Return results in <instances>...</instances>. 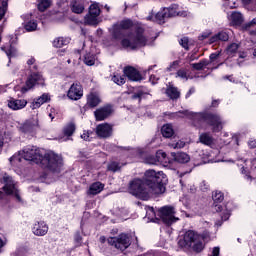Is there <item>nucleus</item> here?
<instances>
[{
	"mask_svg": "<svg viewBox=\"0 0 256 256\" xmlns=\"http://www.w3.org/2000/svg\"><path fill=\"white\" fill-rule=\"evenodd\" d=\"M49 232V226L44 221L35 222L32 227V233L36 237H45V234Z\"/></svg>",
	"mask_w": 256,
	"mask_h": 256,
	"instance_id": "nucleus-16",
	"label": "nucleus"
},
{
	"mask_svg": "<svg viewBox=\"0 0 256 256\" xmlns=\"http://www.w3.org/2000/svg\"><path fill=\"white\" fill-rule=\"evenodd\" d=\"M103 189H105V184L101 182H94L90 185L87 195H99Z\"/></svg>",
	"mask_w": 256,
	"mask_h": 256,
	"instance_id": "nucleus-22",
	"label": "nucleus"
},
{
	"mask_svg": "<svg viewBox=\"0 0 256 256\" xmlns=\"http://www.w3.org/2000/svg\"><path fill=\"white\" fill-rule=\"evenodd\" d=\"M203 249H205V244L201 242V239H198L197 241H195V243H193V251H195L196 253H201Z\"/></svg>",
	"mask_w": 256,
	"mask_h": 256,
	"instance_id": "nucleus-41",
	"label": "nucleus"
},
{
	"mask_svg": "<svg viewBox=\"0 0 256 256\" xmlns=\"http://www.w3.org/2000/svg\"><path fill=\"white\" fill-rule=\"evenodd\" d=\"M166 94L170 97V99H179V92L175 87H169L166 90Z\"/></svg>",
	"mask_w": 256,
	"mask_h": 256,
	"instance_id": "nucleus-35",
	"label": "nucleus"
},
{
	"mask_svg": "<svg viewBox=\"0 0 256 256\" xmlns=\"http://www.w3.org/2000/svg\"><path fill=\"white\" fill-rule=\"evenodd\" d=\"M228 19L234 27H237L243 23V14L241 12H231L230 15H228Z\"/></svg>",
	"mask_w": 256,
	"mask_h": 256,
	"instance_id": "nucleus-21",
	"label": "nucleus"
},
{
	"mask_svg": "<svg viewBox=\"0 0 256 256\" xmlns=\"http://www.w3.org/2000/svg\"><path fill=\"white\" fill-rule=\"evenodd\" d=\"M145 180L134 179L130 182V193L138 199L147 201L150 197H159L165 193L167 175L163 171L147 170L144 174Z\"/></svg>",
	"mask_w": 256,
	"mask_h": 256,
	"instance_id": "nucleus-2",
	"label": "nucleus"
},
{
	"mask_svg": "<svg viewBox=\"0 0 256 256\" xmlns=\"http://www.w3.org/2000/svg\"><path fill=\"white\" fill-rule=\"evenodd\" d=\"M237 51H239V44L237 43H232L226 48V53L229 55V57H233Z\"/></svg>",
	"mask_w": 256,
	"mask_h": 256,
	"instance_id": "nucleus-33",
	"label": "nucleus"
},
{
	"mask_svg": "<svg viewBox=\"0 0 256 256\" xmlns=\"http://www.w3.org/2000/svg\"><path fill=\"white\" fill-rule=\"evenodd\" d=\"M221 253V248L219 246H215L212 248L209 256H219Z\"/></svg>",
	"mask_w": 256,
	"mask_h": 256,
	"instance_id": "nucleus-53",
	"label": "nucleus"
},
{
	"mask_svg": "<svg viewBox=\"0 0 256 256\" xmlns=\"http://www.w3.org/2000/svg\"><path fill=\"white\" fill-rule=\"evenodd\" d=\"M158 215L166 225H172L179 221V218L175 217V208L171 206H164L158 210Z\"/></svg>",
	"mask_w": 256,
	"mask_h": 256,
	"instance_id": "nucleus-9",
	"label": "nucleus"
},
{
	"mask_svg": "<svg viewBox=\"0 0 256 256\" xmlns=\"http://www.w3.org/2000/svg\"><path fill=\"white\" fill-rule=\"evenodd\" d=\"M51 3V0H40L38 3L39 11H45L46 9H49V7H51Z\"/></svg>",
	"mask_w": 256,
	"mask_h": 256,
	"instance_id": "nucleus-39",
	"label": "nucleus"
},
{
	"mask_svg": "<svg viewBox=\"0 0 256 256\" xmlns=\"http://www.w3.org/2000/svg\"><path fill=\"white\" fill-rule=\"evenodd\" d=\"M27 65L30 67L31 71H37V65H35V58L31 57L30 59L27 60ZM32 66V68H31Z\"/></svg>",
	"mask_w": 256,
	"mask_h": 256,
	"instance_id": "nucleus-50",
	"label": "nucleus"
},
{
	"mask_svg": "<svg viewBox=\"0 0 256 256\" xmlns=\"http://www.w3.org/2000/svg\"><path fill=\"white\" fill-rule=\"evenodd\" d=\"M176 77H179L183 81H187L189 79V74H187V70L180 69V70L177 71Z\"/></svg>",
	"mask_w": 256,
	"mask_h": 256,
	"instance_id": "nucleus-45",
	"label": "nucleus"
},
{
	"mask_svg": "<svg viewBox=\"0 0 256 256\" xmlns=\"http://www.w3.org/2000/svg\"><path fill=\"white\" fill-rule=\"evenodd\" d=\"M85 0H73L71 9L73 13L80 14L85 11Z\"/></svg>",
	"mask_w": 256,
	"mask_h": 256,
	"instance_id": "nucleus-25",
	"label": "nucleus"
},
{
	"mask_svg": "<svg viewBox=\"0 0 256 256\" xmlns=\"http://www.w3.org/2000/svg\"><path fill=\"white\" fill-rule=\"evenodd\" d=\"M133 27V21L131 20H122L112 26L110 33L113 39H123L125 37V31Z\"/></svg>",
	"mask_w": 256,
	"mask_h": 256,
	"instance_id": "nucleus-7",
	"label": "nucleus"
},
{
	"mask_svg": "<svg viewBox=\"0 0 256 256\" xmlns=\"http://www.w3.org/2000/svg\"><path fill=\"white\" fill-rule=\"evenodd\" d=\"M100 103H101V99L99 98V96L93 93L88 95L87 105H89V107H97V105H99Z\"/></svg>",
	"mask_w": 256,
	"mask_h": 256,
	"instance_id": "nucleus-29",
	"label": "nucleus"
},
{
	"mask_svg": "<svg viewBox=\"0 0 256 256\" xmlns=\"http://www.w3.org/2000/svg\"><path fill=\"white\" fill-rule=\"evenodd\" d=\"M67 97L71 101H79L83 97V86L80 83H73L67 92Z\"/></svg>",
	"mask_w": 256,
	"mask_h": 256,
	"instance_id": "nucleus-14",
	"label": "nucleus"
},
{
	"mask_svg": "<svg viewBox=\"0 0 256 256\" xmlns=\"http://www.w3.org/2000/svg\"><path fill=\"white\" fill-rule=\"evenodd\" d=\"M108 243L120 251H125L131 245V238L129 235L122 233L118 237L108 238Z\"/></svg>",
	"mask_w": 256,
	"mask_h": 256,
	"instance_id": "nucleus-8",
	"label": "nucleus"
},
{
	"mask_svg": "<svg viewBox=\"0 0 256 256\" xmlns=\"http://www.w3.org/2000/svg\"><path fill=\"white\" fill-rule=\"evenodd\" d=\"M99 15H101V8H99L98 3H93L89 7V12L84 18L85 25H98Z\"/></svg>",
	"mask_w": 256,
	"mask_h": 256,
	"instance_id": "nucleus-10",
	"label": "nucleus"
},
{
	"mask_svg": "<svg viewBox=\"0 0 256 256\" xmlns=\"http://www.w3.org/2000/svg\"><path fill=\"white\" fill-rule=\"evenodd\" d=\"M69 43H71V39L58 37V38L54 39L53 47L61 48V47H65V45H69Z\"/></svg>",
	"mask_w": 256,
	"mask_h": 256,
	"instance_id": "nucleus-31",
	"label": "nucleus"
},
{
	"mask_svg": "<svg viewBox=\"0 0 256 256\" xmlns=\"http://www.w3.org/2000/svg\"><path fill=\"white\" fill-rule=\"evenodd\" d=\"M176 115H180V117H187L192 121V125H194V127H197L198 129H203V125L205 124L209 125L210 127H212V131L214 133H219V131H222L223 125H225V122L217 113L191 112L189 110H185L176 113Z\"/></svg>",
	"mask_w": 256,
	"mask_h": 256,
	"instance_id": "nucleus-3",
	"label": "nucleus"
},
{
	"mask_svg": "<svg viewBox=\"0 0 256 256\" xmlns=\"http://www.w3.org/2000/svg\"><path fill=\"white\" fill-rule=\"evenodd\" d=\"M177 9H179V5L177 4H173L171 5L169 8H164V11H166L168 17H176V15H187V13H181L179 11H177Z\"/></svg>",
	"mask_w": 256,
	"mask_h": 256,
	"instance_id": "nucleus-27",
	"label": "nucleus"
},
{
	"mask_svg": "<svg viewBox=\"0 0 256 256\" xmlns=\"http://www.w3.org/2000/svg\"><path fill=\"white\" fill-rule=\"evenodd\" d=\"M38 101H40L41 105H44V103H49V101H51V96H49L47 93H44L38 97Z\"/></svg>",
	"mask_w": 256,
	"mask_h": 256,
	"instance_id": "nucleus-47",
	"label": "nucleus"
},
{
	"mask_svg": "<svg viewBox=\"0 0 256 256\" xmlns=\"http://www.w3.org/2000/svg\"><path fill=\"white\" fill-rule=\"evenodd\" d=\"M41 126L39 125V116L36 114V116L26 120L23 124L20 125L19 130L21 133H35L37 129H39Z\"/></svg>",
	"mask_w": 256,
	"mask_h": 256,
	"instance_id": "nucleus-11",
	"label": "nucleus"
},
{
	"mask_svg": "<svg viewBox=\"0 0 256 256\" xmlns=\"http://www.w3.org/2000/svg\"><path fill=\"white\" fill-rule=\"evenodd\" d=\"M248 146L250 147V149H255V147H256V140L250 139L248 141Z\"/></svg>",
	"mask_w": 256,
	"mask_h": 256,
	"instance_id": "nucleus-58",
	"label": "nucleus"
},
{
	"mask_svg": "<svg viewBox=\"0 0 256 256\" xmlns=\"http://www.w3.org/2000/svg\"><path fill=\"white\" fill-rule=\"evenodd\" d=\"M209 35H211V32H203L201 36H199V40L203 41L205 39H207V37H209Z\"/></svg>",
	"mask_w": 256,
	"mask_h": 256,
	"instance_id": "nucleus-57",
	"label": "nucleus"
},
{
	"mask_svg": "<svg viewBox=\"0 0 256 256\" xmlns=\"http://www.w3.org/2000/svg\"><path fill=\"white\" fill-rule=\"evenodd\" d=\"M217 41H229V34L225 31H220L210 38V43H217Z\"/></svg>",
	"mask_w": 256,
	"mask_h": 256,
	"instance_id": "nucleus-26",
	"label": "nucleus"
},
{
	"mask_svg": "<svg viewBox=\"0 0 256 256\" xmlns=\"http://www.w3.org/2000/svg\"><path fill=\"white\" fill-rule=\"evenodd\" d=\"M111 113H113V108L111 106H104L100 109H97L94 112V115H95L96 121H105V119H107V117H109Z\"/></svg>",
	"mask_w": 256,
	"mask_h": 256,
	"instance_id": "nucleus-18",
	"label": "nucleus"
},
{
	"mask_svg": "<svg viewBox=\"0 0 256 256\" xmlns=\"http://www.w3.org/2000/svg\"><path fill=\"white\" fill-rule=\"evenodd\" d=\"M7 106L12 111H21V109H25L27 107V100L26 99L10 98L7 101Z\"/></svg>",
	"mask_w": 256,
	"mask_h": 256,
	"instance_id": "nucleus-15",
	"label": "nucleus"
},
{
	"mask_svg": "<svg viewBox=\"0 0 256 256\" xmlns=\"http://www.w3.org/2000/svg\"><path fill=\"white\" fill-rule=\"evenodd\" d=\"M193 93H195V88H190V90L186 94V99L191 97V95H193Z\"/></svg>",
	"mask_w": 256,
	"mask_h": 256,
	"instance_id": "nucleus-64",
	"label": "nucleus"
},
{
	"mask_svg": "<svg viewBox=\"0 0 256 256\" xmlns=\"http://www.w3.org/2000/svg\"><path fill=\"white\" fill-rule=\"evenodd\" d=\"M90 135H93V132L84 131L81 135V139H84V141H91V139H89Z\"/></svg>",
	"mask_w": 256,
	"mask_h": 256,
	"instance_id": "nucleus-54",
	"label": "nucleus"
},
{
	"mask_svg": "<svg viewBox=\"0 0 256 256\" xmlns=\"http://www.w3.org/2000/svg\"><path fill=\"white\" fill-rule=\"evenodd\" d=\"M146 217H148V219H153L154 217H157V214L155 213V208L151 206L146 207Z\"/></svg>",
	"mask_w": 256,
	"mask_h": 256,
	"instance_id": "nucleus-46",
	"label": "nucleus"
},
{
	"mask_svg": "<svg viewBox=\"0 0 256 256\" xmlns=\"http://www.w3.org/2000/svg\"><path fill=\"white\" fill-rule=\"evenodd\" d=\"M7 245V240L0 238V253H3V247Z\"/></svg>",
	"mask_w": 256,
	"mask_h": 256,
	"instance_id": "nucleus-56",
	"label": "nucleus"
},
{
	"mask_svg": "<svg viewBox=\"0 0 256 256\" xmlns=\"http://www.w3.org/2000/svg\"><path fill=\"white\" fill-rule=\"evenodd\" d=\"M24 27H25L26 31H28V32L37 31V21L30 20V21L26 22Z\"/></svg>",
	"mask_w": 256,
	"mask_h": 256,
	"instance_id": "nucleus-42",
	"label": "nucleus"
},
{
	"mask_svg": "<svg viewBox=\"0 0 256 256\" xmlns=\"http://www.w3.org/2000/svg\"><path fill=\"white\" fill-rule=\"evenodd\" d=\"M108 171H112L113 173H117L121 169V164L118 162L112 161L108 164Z\"/></svg>",
	"mask_w": 256,
	"mask_h": 256,
	"instance_id": "nucleus-43",
	"label": "nucleus"
},
{
	"mask_svg": "<svg viewBox=\"0 0 256 256\" xmlns=\"http://www.w3.org/2000/svg\"><path fill=\"white\" fill-rule=\"evenodd\" d=\"M97 60L96 56L91 54V53H87L85 56H84V63L85 65H88V66H92V65H95V61Z\"/></svg>",
	"mask_w": 256,
	"mask_h": 256,
	"instance_id": "nucleus-34",
	"label": "nucleus"
},
{
	"mask_svg": "<svg viewBox=\"0 0 256 256\" xmlns=\"http://www.w3.org/2000/svg\"><path fill=\"white\" fill-rule=\"evenodd\" d=\"M2 51H5L9 59V63H11V59H13V57H17L18 55L17 48H15L13 45H10L8 47H2Z\"/></svg>",
	"mask_w": 256,
	"mask_h": 256,
	"instance_id": "nucleus-28",
	"label": "nucleus"
},
{
	"mask_svg": "<svg viewBox=\"0 0 256 256\" xmlns=\"http://www.w3.org/2000/svg\"><path fill=\"white\" fill-rule=\"evenodd\" d=\"M166 17H169L168 14L165 11V8H163L161 11L155 14V16L150 15L147 17L148 21H154V23H165Z\"/></svg>",
	"mask_w": 256,
	"mask_h": 256,
	"instance_id": "nucleus-20",
	"label": "nucleus"
},
{
	"mask_svg": "<svg viewBox=\"0 0 256 256\" xmlns=\"http://www.w3.org/2000/svg\"><path fill=\"white\" fill-rule=\"evenodd\" d=\"M35 85H45V79L40 73H32L28 76L26 80V88H22V93L29 91V89H33Z\"/></svg>",
	"mask_w": 256,
	"mask_h": 256,
	"instance_id": "nucleus-13",
	"label": "nucleus"
},
{
	"mask_svg": "<svg viewBox=\"0 0 256 256\" xmlns=\"http://www.w3.org/2000/svg\"><path fill=\"white\" fill-rule=\"evenodd\" d=\"M41 102L38 98L34 99L33 102L30 105V109H39V107H41Z\"/></svg>",
	"mask_w": 256,
	"mask_h": 256,
	"instance_id": "nucleus-52",
	"label": "nucleus"
},
{
	"mask_svg": "<svg viewBox=\"0 0 256 256\" xmlns=\"http://www.w3.org/2000/svg\"><path fill=\"white\" fill-rule=\"evenodd\" d=\"M81 234H79V233H76L75 234V241H76V243H78L77 245H81V244H79V243H81Z\"/></svg>",
	"mask_w": 256,
	"mask_h": 256,
	"instance_id": "nucleus-61",
	"label": "nucleus"
},
{
	"mask_svg": "<svg viewBox=\"0 0 256 256\" xmlns=\"http://www.w3.org/2000/svg\"><path fill=\"white\" fill-rule=\"evenodd\" d=\"M208 63L206 60H201L198 63H193L191 64V67H193V69H196V71H201V69H205V67H207Z\"/></svg>",
	"mask_w": 256,
	"mask_h": 256,
	"instance_id": "nucleus-44",
	"label": "nucleus"
},
{
	"mask_svg": "<svg viewBox=\"0 0 256 256\" xmlns=\"http://www.w3.org/2000/svg\"><path fill=\"white\" fill-rule=\"evenodd\" d=\"M146 163L149 165H167L168 163H171V160L167 157V153L163 150H158L155 156L146 158Z\"/></svg>",
	"mask_w": 256,
	"mask_h": 256,
	"instance_id": "nucleus-12",
	"label": "nucleus"
},
{
	"mask_svg": "<svg viewBox=\"0 0 256 256\" xmlns=\"http://www.w3.org/2000/svg\"><path fill=\"white\" fill-rule=\"evenodd\" d=\"M180 45H181L184 49H186V51H188V49H189V38H187V37L182 38V39L180 40Z\"/></svg>",
	"mask_w": 256,
	"mask_h": 256,
	"instance_id": "nucleus-51",
	"label": "nucleus"
},
{
	"mask_svg": "<svg viewBox=\"0 0 256 256\" xmlns=\"http://www.w3.org/2000/svg\"><path fill=\"white\" fill-rule=\"evenodd\" d=\"M73 133H75V124L71 122L64 127V135L71 137Z\"/></svg>",
	"mask_w": 256,
	"mask_h": 256,
	"instance_id": "nucleus-36",
	"label": "nucleus"
},
{
	"mask_svg": "<svg viewBox=\"0 0 256 256\" xmlns=\"http://www.w3.org/2000/svg\"><path fill=\"white\" fill-rule=\"evenodd\" d=\"M124 75L127 77L130 81H141V73L137 71L134 67L127 66L124 68Z\"/></svg>",
	"mask_w": 256,
	"mask_h": 256,
	"instance_id": "nucleus-19",
	"label": "nucleus"
},
{
	"mask_svg": "<svg viewBox=\"0 0 256 256\" xmlns=\"http://www.w3.org/2000/svg\"><path fill=\"white\" fill-rule=\"evenodd\" d=\"M141 97H143V92H137L132 96L134 99H141Z\"/></svg>",
	"mask_w": 256,
	"mask_h": 256,
	"instance_id": "nucleus-63",
	"label": "nucleus"
},
{
	"mask_svg": "<svg viewBox=\"0 0 256 256\" xmlns=\"http://www.w3.org/2000/svg\"><path fill=\"white\" fill-rule=\"evenodd\" d=\"M1 183H4L3 190L5 193L0 191V201L5 199L7 195H15L16 199L21 201V196H19V191L17 190V184L13 181V178L7 174L1 178Z\"/></svg>",
	"mask_w": 256,
	"mask_h": 256,
	"instance_id": "nucleus-6",
	"label": "nucleus"
},
{
	"mask_svg": "<svg viewBox=\"0 0 256 256\" xmlns=\"http://www.w3.org/2000/svg\"><path fill=\"white\" fill-rule=\"evenodd\" d=\"M199 141L203 145H208V147H211V145H213V137L209 135V133L200 134Z\"/></svg>",
	"mask_w": 256,
	"mask_h": 256,
	"instance_id": "nucleus-30",
	"label": "nucleus"
},
{
	"mask_svg": "<svg viewBox=\"0 0 256 256\" xmlns=\"http://www.w3.org/2000/svg\"><path fill=\"white\" fill-rule=\"evenodd\" d=\"M173 149H183L185 147V142L183 140H179L175 144H169Z\"/></svg>",
	"mask_w": 256,
	"mask_h": 256,
	"instance_id": "nucleus-49",
	"label": "nucleus"
},
{
	"mask_svg": "<svg viewBox=\"0 0 256 256\" xmlns=\"http://www.w3.org/2000/svg\"><path fill=\"white\" fill-rule=\"evenodd\" d=\"M9 5V0H0V21L5 17V12L7 11V6Z\"/></svg>",
	"mask_w": 256,
	"mask_h": 256,
	"instance_id": "nucleus-37",
	"label": "nucleus"
},
{
	"mask_svg": "<svg viewBox=\"0 0 256 256\" xmlns=\"http://www.w3.org/2000/svg\"><path fill=\"white\" fill-rule=\"evenodd\" d=\"M162 135L163 137L169 138L173 137L175 131L173 130V126L171 124H165L162 126Z\"/></svg>",
	"mask_w": 256,
	"mask_h": 256,
	"instance_id": "nucleus-32",
	"label": "nucleus"
},
{
	"mask_svg": "<svg viewBox=\"0 0 256 256\" xmlns=\"http://www.w3.org/2000/svg\"><path fill=\"white\" fill-rule=\"evenodd\" d=\"M213 201H214V211H223V206L217 204V203H221V201H223V199H225V197L223 196V194L219 191H216L213 195H212Z\"/></svg>",
	"mask_w": 256,
	"mask_h": 256,
	"instance_id": "nucleus-24",
	"label": "nucleus"
},
{
	"mask_svg": "<svg viewBox=\"0 0 256 256\" xmlns=\"http://www.w3.org/2000/svg\"><path fill=\"white\" fill-rule=\"evenodd\" d=\"M217 57H219V52L212 53L210 55V61H215V59H217Z\"/></svg>",
	"mask_w": 256,
	"mask_h": 256,
	"instance_id": "nucleus-60",
	"label": "nucleus"
},
{
	"mask_svg": "<svg viewBox=\"0 0 256 256\" xmlns=\"http://www.w3.org/2000/svg\"><path fill=\"white\" fill-rule=\"evenodd\" d=\"M157 81H159V78H157L155 75L150 76V82L152 83V85L157 84Z\"/></svg>",
	"mask_w": 256,
	"mask_h": 256,
	"instance_id": "nucleus-59",
	"label": "nucleus"
},
{
	"mask_svg": "<svg viewBox=\"0 0 256 256\" xmlns=\"http://www.w3.org/2000/svg\"><path fill=\"white\" fill-rule=\"evenodd\" d=\"M113 83H116V85H125V76L120 74H114L112 76Z\"/></svg>",
	"mask_w": 256,
	"mask_h": 256,
	"instance_id": "nucleus-40",
	"label": "nucleus"
},
{
	"mask_svg": "<svg viewBox=\"0 0 256 256\" xmlns=\"http://www.w3.org/2000/svg\"><path fill=\"white\" fill-rule=\"evenodd\" d=\"M239 59H247V52H240ZM238 65L241 67L243 65V61L238 60Z\"/></svg>",
	"mask_w": 256,
	"mask_h": 256,
	"instance_id": "nucleus-55",
	"label": "nucleus"
},
{
	"mask_svg": "<svg viewBox=\"0 0 256 256\" xmlns=\"http://www.w3.org/2000/svg\"><path fill=\"white\" fill-rule=\"evenodd\" d=\"M157 39L155 34H149L143 27H136L134 33H130L121 40V45L124 49H138V47H145L147 45H153V42Z\"/></svg>",
	"mask_w": 256,
	"mask_h": 256,
	"instance_id": "nucleus-4",
	"label": "nucleus"
},
{
	"mask_svg": "<svg viewBox=\"0 0 256 256\" xmlns=\"http://www.w3.org/2000/svg\"><path fill=\"white\" fill-rule=\"evenodd\" d=\"M248 11H256V0H242Z\"/></svg>",
	"mask_w": 256,
	"mask_h": 256,
	"instance_id": "nucleus-38",
	"label": "nucleus"
},
{
	"mask_svg": "<svg viewBox=\"0 0 256 256\" xmlns=\"http://www.w3.org/2000/svg\"><path fill=\"white\" fill-rule=\"evenodd\" d=\"M198 239H203V241H209L211 239V236L207 232L203 233L202 235H199L193 230H188L184 234L183 239H180L178 241V245L182 249H189L193 247V243H195V241H197Z\"/></svg>",
	"mask_w": 256,
	"mask_h": 256,
	"instance_id": "nucleus-5",
	"label": "nucleus"
},
{
	"mask_svg": "<svg viewBox=\"0 0 256 256\" xmlns=\"http://www.w3.org/2000/svg\"><path fill=\"white\" fill-rule=\"evenodd\" d=\"M171 156L176 163H189V161H191V157L185 152H172Z\"/></svg>",
	"mask_w": 256,
	"mask_h": 256,
	"instance_id": "nucleus-23",
	"label": "nucleus"
},
{
	"mask_svg": "<svg viewBox=\"0 0 256 256\" xmlns=\"http://www.w3.org/2000/svg\"><path fill=\"white\" fill-rule=\"evenodd\" d=\"M230 216L231 213L227 210V212L222 216V221H227Z\"/></svg>",
	"mask_w": 256,
	"mask_h": 256,
	"instance_id": "nucleus-62",
	"label": "nucleus"
},
{
	"mask_svg": "<svg viewBox=\"0 0 256 256\" xmlns=\"http://www.w3.org/2000/svg\"><path fill=\"white\" fill-rule=\"evenodd\" d=\"M181 61L176 60L170 64V66L167 68V71H177L179 69V64Z\"/></svg>",
	"mask_w": 256,
	"mask_h": 256,
	"instance_id": "nucleus-48",
	"label": "nucleus"
},
{
	"mask_svg": "<svg viewBox=\"0 0 256 256\" xmlns=\"http://www.w3.org/2000/svg\"><path fill=\"white\" fill-rule=\"evenodd\" d=\"M31 161L39 165L44 171L59 173L63 167V158L54 152L43 153V150L36 146H26L18 153L10 157L9 161L13 167H19L21 160Z\"/></svg>",
	"mask_w": 256,
	"mask_h": 256,
	"instance_id": "nucleus-1",
	"label": "nucleus"
},
{
	"mask_svg": "<svg viewBox=\"0 0 256 256\" xmlns=\"http://www.w3.org/2000/svg\"><path fill=\"white\" fill-rule=\"evenodd\" d=\"M96 133H97L98 137H102L103 139H105L107 137H111V135L113 133V126H111L110 124H107V123L99 124L96 127Z\"/></svg>",
	"mask_w": 256,
	"mask_h": 256,
	"instance_id": "nucleus-17",
	"label": "nucleus"
}]
</instances>
